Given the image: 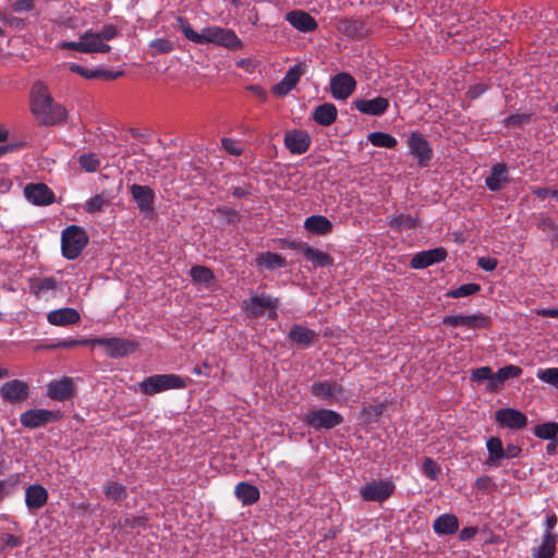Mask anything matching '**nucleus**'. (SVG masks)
Wrapping results in <instances>:
<instances>
[{
	"label": "nucleus",
	"mask_w": 558,
	"mask_h": 558,
	"mask_svg": "<svg viewBox=\"0 0 558 558\" xmlns=\"http://www.w3.org/2000/svg\"><path fill=\"white\" fill-rule=\"evenodd\" d=\"M29 109L39 125L53 126L65 122L68 110L53 100L49 88L43 81H36L31 88Z\"/></svg>",
	"instance_id": "1"
},
{
	"label": "nucleus",
	"mask_w": 558,
	"mask_h": 558,
	"mask_svg": "<svg viewBox=\"0 0 558 558\" xmlns=\"http://www.w3.org/2000/svg\"><path fill=\"white\" fill-rule=\"evenodd\" d=\"M119 35L118 27L113 24L105 25L101 31H86L80 36L78 41H61L58 47L62 50H74L81 53H108L111 47L106 43Z\"/></svg>",
	"instance_id": "2"
},
{
	"label": "nucleus",
	"mask_w": 558,
	"mask_h": 558,
	"mask_svg": "<svg viewBox=\"0 0 558 558\" xmlns=\"http://www.w3.org/2000/svg\"><path fill=\"white\" fill-rule=\"evenodd\" d=\"M88 243L85 230L72 225L62 231L61 250L62 255L68 259H75Z\"/></svg>",
	"instance_id": "3"
},
{
	"label": "nucleus",
	"mask_w": 558,
	"mask_h": 558,
	"mask_svg": "<svg viewBox=\"0 0 558 558\" xmlns=\"http://www.w3.org/2000/svg\"><path fill=\"white\" fill-rule=\"evenodd\" d=\"M140 387L144 395L153 396L168 389L185 388L186 381L175 374H160L147 377Z\"/></svg>",
	"instance_id": "4"
},
{
	"label": "nucleus",
	"mask_w": 558,
	"mask_h": 558,
	"mask_svg": "<svg viewBox=\"0 0 558 558\" xmlns=\"http://www.w3.org/2000/svg\"><path fill=\"white\" fill-rule=\"evenodd\" d=\"M303 422L315 430L332 429L333 427L343 423L341 414L329 409H318L310 411L304 417Z\"/></svg>",
	"instance_id": "5"
},
{
	"label": "nucleus",
	"mask_w": 558,
	"mask_h": 558,
	"mask_svg": "<svg viewBox=\"0 0 558 558\" xmlns=\"http://www.w3.org/2000/svg\"><path fill=\"white\" fill-rule=\"evenodd\" d=\"M94 345L98 344L107 350V355L113 359L126 356L136 351L138 342L124 338H94Z\"/></svg>",
	"instance_id": "6"
},
{
	"label": "nucleus",
	"mask_w": 558,
	"mask_h": 558,
	"mask_svg": "<svg viewBox=\"0 0 558 558\" xmlns=\"http://www.w3.org/2000/svg\"><path fill=\"white\" fill-rule=\"evenodd\" d=\"M62 417L63 413L60 410L31 409L21 414L20 422L24 427L34 429L51 422H59Z\"/></svg>",
	"instance_id": "7"
},
{
	"label": "nucleus",
	"mask_w": 558,
	"mask_h": 558,
	"mask_svg": "<svg viewBox=\"0 0 558 558\" xmlns=\"http://www.w3.org/2000/svg\"><path fill=\"white\" fill-rule=\"evenodd\" d=\"M407 143L418 166L427 167L433 158V149L425 135L420 131L411 132Z\"/></svg>",
	"instance_id": "8"
},
{
	"label": "nucleus",
	"mask_w": 558,
	"mask_h": 558,
	"mask_svg": "<svg viewBox=\"0 0 558 558\" xmlns=\"http://www.w3.org/2000/svg\"><path fill=\"white\" fill-rule=\"evenodd\" d=\"M442 325L450 327L463 326L470 329H488L492 326V318L483 313L473 315H447L442 318Z\"/></svg>",
	"instance_id": "9"
},
{
	"label": "nucleus",
	"mask_w": 558,
	"mask_h": 558,
	"mask_svg": "<svg viewBox=\"0 0 558 558\" xmlns=\"http://www.w3.org/2000/svg\"><path fill=\"white\" fill-rule=\"evenodd\" d=\"M278 307V300H272L269 295H254L245 302L244 310L246 315L252 318L260 317L265 314V310L269 308L268 317L276 318L275 310Z\"/></svg>",
	"instance_id": "10"
},
{
	"label": "nucleus",
	"mask_w": 558,
	"mask_h": 558,
	"mask_svg": "<svg viewBox=\"0 0 558 558\" xmlns=\"http://www.w3.org/2000/svg\"><path fill=\"white\" fill-rule=\"evenodd\" d=\"M395 492V485L390 481H373L364 485L360 494L365 501L383 502Z\"/></svg>",
	"instance_id": "11"
},
{
	"label": "nucleus",
	"mask_w": 558,
	"mask_h": 558,
	"mask_svg": "<svg viewBox=\"0 0 558 558\" xmlns=\"http://www.w3.org/2000/svg\"><path fill=\"white\" fill-rule=\"evenodd\" d=\"M206 44L213 43L219 46H223L229 49H239L242 47V43L235 33L231 29L221 27H208L205 28Z\"/></svg>",
	"instance_id": "12"
},
{
	"label": "nucleus",
	"mask_w": 558,
	"mask_h": 558,
	"mask_svg": "<svg viewBox=\"0 0 558 558\" xmlns=\"http://www.w3.org/2000/svg\"><path fill=\"white\" fill-rule=\"evenodd\" d=\"M495 421L500 427L523 429L527 425V416L512 408H502L495 412Z\"/></svg>",
	"instance_id": "13"
},
{
	"label": "nucleus",
	"mask_w": 558,
	"mask_h": 558,
	"mask_svg": "<svg viewBox=\"0 0 558 558\" xmlns=\"http://www.w3.org/2000/svg\"><path fill=\"white\" fill-rule=\"evenodd\" d=\"M0 395L5 402L22 403L29 398V386L26 381L13 379L1 386Z\"/></svg>",
	"instance_id": "14"
},
{
	"label": "nucleus",
	"mask_w": 558,
	"mask_h": 558,
	"mask_svg": "<svg viewBox=\"0 0 558 558\" xmlns=\"http://www.w3.org/2000/svg\"><path fill=\"white\" fill-rule=\"evenodd\" d=\"M355 87L354 77L347 72H340L331 77L330 92L336 99L344 100L349 98L354 93Z\"/></svg>",
	"instance_id": "15"
},
{
	"label": "nucleus",
	"mask_w": 558,
	"mask_h": 558,
	"mask_svg": "<svg viewBox=\"0 0 558 558\" xmlns=\"http://www.w3.org/2000/svg\"><path fill=\"white\" fill-rule=\"evenodd\" d=\"M76 387L72 377L64 376L47 385V396L54 401H65L75 393Z\"/></svg>",
	"instance_id": "16"
},
{
	"label": "nucleus",
	"mask_w": 558,
	"mask_h": 558,
	"mask_svg": "<svg viewBox=\"0 0 558 558\" xmlns=\"http://www.w3.org/2000/svg\"><path fill=\"white\" fill-rule=\"evenodd\" d=\"M305 73V64L296 63L284 75V77L272 86L271 92L279 97L288 95L299 83L300 77Z\"/></svg>",
	"instance_id": "17"
},
{
	"label": "nucleus",
	"mask_w": 558,
	"mask_h": 558,
	"mask_svg": "<svg viewBox=\"0 0 558 558\" xmlns=\"http://www.w3.org/2000/svg\"><path fill=\"white\" fill-rule=\"evenodd\" d=\"M25 197L36 206H48L54 202L53 192L45 183H29L24 187Z\"/></svg>",
	"instance_id": "18"
},
{
	"label": "nucleus",
	"mask_w": 558,
	"mask_h": 558,
	"mask_svg": "<svg viewBox=\"0 0 558 558\" xmlns=\"http://www.w3.org/2000/svg\"><path fill=\"white\" fill-rule=\"evenodd\" d=\"M311 136L303 130H290L284 134V145L292 155H302L311 146Z\"/></svg>",
	"instance_id": "19"
},
{
	"label": "nucleus",
	"mask_w": 558,
	"mask_h": 558,
	"mask_svg": "<svg viewBox=\"0 0 558 558\" xmlns=\"http://www.w3.org/2000/svg\"><path fill=\"white\" fill-rule=\"evenodd\" d=\"M130 192L142 213L153 214L155 211V193L150 186L134 183L130 186Z\"/></svg>",
	"instance_id": "20"
},
{
	"label": "nucleus",
	"mask_w": 558,
	"mask_h": 558,
	"mask_svg": "<svg viewBox=\"0 0 558 558\" xmlns=\"http://www.w3.org/2000/svg\"><path fill=\"white\" fill-rule=\"evenodd\" d=\"M448 253L447 250L442 246L435 247L432 250L423 251L415 254L410 265L414 269H423L435 263H440L446 259Z\"/></svg>",
	"instance_id": "21"
},
{
	"label": "nucleus",
	"mask_w": 558,
	"mask_h": 558,
	"mask_svg": "<svg viewBox=\"0 0 558 558\" xmlns=\"http://www.w3.org/2000/svg\"><path fill=\"white\" fill-rule=\"evenodd\" d=\"M72 73H76L86 80H102V81H113L124 75L123 71H111L106 69H95L88 70L76 63H71L69 66Z\"/></svg>",
	"instance_id": "22"
},
{
	"label": "nucleus",
	"mask_w": 558,
	"mask_h": 558,
	"mask_svg": "<svg viewBox=\"0 0 558 558\" xmlns=\"http://www.w3.org/2000/svg\"><path fill=\"white\" fill-rule=\"evenodd\" d=\"M353 106L356 110L368 116H381L388 107L389 100L385 97L378 96L373 99H355Z\"/></svg>",
	"instance_id": "23"
},
{
	"label": "nucleus",
	"mask_w": 558,
	"mask_h": 558,
	"mask_svg": "<svg viewBox=\"0 0 558 558\" xmlns=\"http://www.w3.org/2000/svg\"><path fill=\"white\" fill-rule=\"evenodd\" d=\"M286 20L298 31L311 33L317 29L316 20L307 12L293 10L287 13Z\"/></svg>",
	"instance_id": "24"
},
{
	"label": "nucleus",
	"mask_w": 558,
	"mask_h": 558,
	"mask_svg": "<svg viewBox=\"0 0 558 558\" xmlns=\"http://www.w3.org/2000/svg\"><path fill=\"white\" fill-rule=\"evenodd\" d=\"M336 27L339 32L351 38H364L368 33V28L362 20L348 17L339 19Z\"/></svg>",
	"instance_id": "25"
},
{
	"label": "nucleus",
	"mask_w": 558,
	"mask_h": 558,
	"mask_svg": "<svg viewBox=\"0 0 558 558\" xmlns=\"http://www.w3.org/2000/svg\"><path fill=\"white\" fill-rule=\"evenodd\" d=\"M47 319L54 326H68L77 324L81 320V315L75 308L63 307L50 312Z\"/></svg>",
	"instance_id": "26"
},
{
	"label": "nucleus",
	"mask_w": 558,
	"mask_h": 558,
	"mask_svg": "<svg viewBox=\"0 0 558 558\" xmlns=\"http://www.w3.org/2000/svg\"><path fill=\"white\" fill-rule=\"evenodd\" d=\"M509 181L506 163H496L492 167L490 174L485 179V184L488 190L497 192L502 190Z\"/></svg>",
	"instance_id": "27"
},
{
	"label": "nucleus",
	"mask_w": 558,
	"mask_h": 558,
	"mask_svg": "<svg viewBox=\"0 0 558 558\" xmlns=\"http://www.w3.org/2000/svg\"><path fill=\"white\" fill-rule=\"evenodd\" d=\"M48 501L47 489L39 484H33L26 488L25 502L29 510H38Z\"/></svg>",
	"instance_id": "28"
},
{
	"label": "nucleus",
	"mask_w": 558,
	"mask_h": 558,
	"mask_svg": "<svg viewBox=\"0 0 558 558\" xmlns=\"http://www.w3.org/2000/svg\"><path fill=\"white\" fill-rule=\"evenodd\" d=\"M523 369L518 365H507L501 367L495 373L494 383H487L486 389L490 392L499 390L500 386L510 378H517L521 376Z\"/></svg>",
	"instance_id": "29"
},
{
	"label": "nucleus",
	"mask_w": 558,
	"mask_h": 558,
	"mask_svg": "<svg viewBox=\"0 0 558 558\" xmlns=\"http://www.w3.org/2000/svg\"><path fill=\"white\" fill-rule=\"evenodd\" d=\"M288 338L301 347H311L317 340V333L305 326L293 325L288 333Z\"/></svg>",
	"instance_id": "30"
},
{
	"label": "nucleus",
	"mask_w": 558,
	"mask_h": 558,
	"mask_svg": "<svg viewBox=\"0 0 558 558\" xmlns=\"http://www.w3.org/2000/svg\"><path fill=\"white\" fill-rule=\"evenodd\" d=\"M338 117V110L331 102H325L315 108L312 118L322 126H329L336 122Z\"/></svg>",
	"instance_id": "31"
},
{
	"label": "nucleus",
	"mask_w": 558,
	"mask_h": 558,
	"mask_svg": "<svg viewBox=\"0 0 558 558\" xmlns=\"http://www.w3.org/2000/svg\"><path fill=\"white\" fill-rule=\"evenodd\" d=\"M332 223L331 221L320 215H313L308 218H306L304 222V228L313 233L318 235H326L332 231Z\"/></svg>",
	"instance_id": "32"
},
{
	"label": "nucleus",
	"mask_w": 558,
	"mask_h": 558,
	"mask_svg": "<svg viewBox=\"0 0 558 558\" xmlns=\"http://www.w3.org/2000/svg\"><path fill=\"white\" fill-rule=\"evenodd\" d=\"M235 496L245 506H251L258 501L260 497L259 489L246 482H240L235 486Z\"/></svg>",
	"instance_id": "33"
},
{
	"label": "nucleus",
	"mask_w": 558,
	"mask_h": 558,
	"mask_svg": "<svg viewBox=\"0 0 558 558\" xmlns=\"http://www.w3.org/2000/svg\"><path fill=\"white\" fill-rule=\"evenodd\" d=\"M433 527L437 534H453L459 529V521L454 514H442L434 521Z\"/></svg>",
	"instance_id": "34"
},
{
	"label": "nucleus",
	"mask_w": 558,
	"mask_h": 558,
	"mask_svg": "<svg viewBox=\"0 0 558 558\" xmlns=\"http://www.w3.org/2000/svg\"><path fill=\"white\" fill-rule=\"evenodd\" d=\"M303 256L307 260L312 262V265H313L314 268H317V267H320V268L328 267V266H332V264H333V258L328 253H325V252H323L320 250L313 248L308 244L305 247Z\"/></svg>",
	"instance_id": "35"
},
{
	"label": "nucleus",
	"mask_w": 558,
	"mask_h": 558,
	"mask_svg": "<svg viewBox=\"0 0 558 558\" xmlns=\"http://www.w3.org/2000/svg\"><path fill=\"white\" fill-rule=\"evenodd\" d=\"M556 554V535L554 533H545L543 543L533 549V558H554Z\"/></svg>",
	"instance_id": "36"
},
{
	"label": "nucleus",
	"mask_w": 558,
	"mask_h": 558,
	"mask_svg": "<svg viewBox=\"0 0 558 558\" xmlns=\"http://www.w3.org/2000/svg\"><path fill=\"white\" fill-rule=\"evenodd\" d=\"M191 278L194 282L210 288L216 283V277L213 270L206 266L196 265L190 270Z\"/></svg>",
	"instance_id": "37"
},
{
	"label": "nucleus",
	"mask_w": 558,
	"mask_h": 558,
	"mask_svg": "<svg viewBox=\"0 0 558 558\" xmlns=\"http://www.w3.org/2000/svg\"><path fill=\"white\" fill-rule=\"evenodd\" d=\"M488 458L486 464L497 465V462L504 459V446L499 437H490L486 444Z\"/></svg>",
	"instance_id": "38"
},
{
	"label": "nucleus",
	"mask_w": 558,
	"mask_h": 558,
	"mask_svg": "<svg viewBox=\"0 0 558 558\" xmlns=\"http://www.w3.org/2000/svg\"><path fill=\"white\" fill-rule=\"evenodd\" d=\"M420 225L417 217L400 214L389 221V227L397 231L415 229Z\"/></svg>",
	"instance_id": "39"
},
{
	"label": "nucleus",
	"mask_w": 558,
	"mask_h": 558,
	"mask_svg": "<svg viewBox=\"0 0 558 558\" xmlns=\"http://www.w3.org/2000/svg\"><path fill=\"white\" fill-rule=\"evenodd\" d=\"M256 262L257 265L264 266L269 270L284 267L287 265L286 259L281 255L271 252H266L258 255Z\"/></svg>",
	"instance_id": "40"
},
{
	"label": "nucleus",
	"mask_w": 558,
	"mask_h": 558,
	"mask_svg": "<svg viewBox=\"0 0 558 558\" xmlns=\"http://www.w3.org/2000/svg\"><path fill=\"white\" fill-rule=\"evenodd\" d=\"M177 21L181 32L183 33L186 39L198 45L206 44L205 31L202 34H198L192 28L189 21L183 16H178Z\"/></svg>",
	"instance_id": "41"
},
{
	"label": "nucleus",
	"mask_w": 558,
	"mask_h": 558,
	"mask_svg": "<svg viewBox=\"0 0 558 558\" xmlns=\"http://www.w3.org/2000/svg\"><path fill=\"white\" fill-rule=\"evenodd\" d=\"M337 387L338 385L336 383L316 381L312 385L311 391L319 399L327 400L335 397Z\"/></svg>",
	"instance_id": "42"
},
{
	"label": "nucleus",
	"mask_w": 558,
	"mask_h": 558,
	"mask_svg": "<svg viewBox=\"0 0 558 558\" xmlns=\"http://www.w3.org/2000/svg\"><path fill=\"white\" fill-rule=\"evenodd\" d=\"M368 141L376 147L385 148H395L398 144L392 135L379 131L369 133Z\"/></svg>",
	"instance_id": "43"
},
{
	"label": "nucleus",
	"mask_w": 558,
	"mask_h": 558,
	"mask_svg": "<svg viewBox=\"0 0 558 558\" xmlns=\"http://www.w3.org/2000/svg\"><path fill=\"white\" fill-rule=\"evenodd\" d=\"M104 493L107 498L113 501H120L128 497L126 487L119 482H109L105 486Z\"/></svg>",
	"instance_id": "44"
},
{
	"label": "nucleus",
	"mask_w": 558,
	"mask_h": 558,
	"mask_svg": "<svg viewBox=\"0 0 558 558\" xmlns=\"http://www.w3.org/2000/svg\"><path fill=\"white\" fill-rule=\"evenodd\" d=\"M534 435L537 438L549 440L551 438H556L558 436V423L557 422H548L538 424L534 427Z\"/></svg>",
	"instance_id": "45"
},
{
	"label": "nucleus",
	"mask_w": 558,
	"mask_h": 558,
	"mask_svg": "<svg viewBox=\"0 0 558 558\" xmlns=\"http://www.w3.org/2000/svg\"><path fill=\"white\" fill-rule=\"evenodd\" d=\"M57 288H58V282L52 277H47L44 279H34L31 282L32 292L36 296H39V294L44 291L56 290Z\"/></svg>",
	"instance_id": "46"
},
{
	"label": "nucleus",
	"mask_w": 558,
	"mask_h": 558,
	"mask_svg": "<svg viewBox=\"0 0 558 558\" xmlns=\"http://www.w3.org/2000/svg\"><path fill=\"white\" fill-rule=\"evenodd\" d=\"M481 291V286L478 283H465L460 286L457 289L449 290L446 293V296L458 299L463 296L473 295Z\"/></svg>",
	"instance_id": "47"
},
{
	"label": "nucleus",
	"mask_w": 558,
	"mask_h": 558,
	"mask_svg": "<svg viewBox=\"0 0 558 558\" xmlns=\"http://www.w3.org/2000/svg\"><path fill=\"white\" fill-rule=\"evenodd\" d=\"M149 518L148 515H137V517H124L123 520L119 522L120 526L123 529H136L143 527L146 529L148 526Z\"/></svg>",
	"instance_id": "48"
},
{
	"label": "nucleus",
	"mask_w": 558,
	"mask_h": 558,
	"mask_svg": "<svg viewBox=\"0 0 558 558\" xmlns=\"http://www.w3.org/2000/svg\"><path fill=\"white\" fill-rule=\"evenodd\" d=\"M149 47L154 50L151 52L153 57H155L156 54H159V53H169V52L173 51V49H174L173 43L167 38L154 39L149 44Z\"/></svg>",
	"instance_id": "49"
},
{
	"label": "nucleus",
	"mask_w": 558,
	"mask_h": 558,
	"mask_svg": "<svg viewBox=\"0 0 558 558\" xmlns=\"http://www.w3.org/2000/svg\"><path fill=\"white\" fill-rule=\"evenodd\" d=\"M78 162L81 167L87 172H95L100 166V161L97 158V155L93 153L81 155Z\"/></svg>",
	"instance_id": "50"
},
{
	"label": "nucleus",
	"mask_w": 558,
	"mask_h": 558,
	"mask_svg": "<svg viewBox=\"0 0 558 558\" xmlns=\"http://www.w3.org/2000/svg\"><path fill=\"white\" fill-rule=\"evenodd\" d=\"M494 376L495 373L493 372V368L489 366H482L478 368H475L471 374V380L483 383L487 380L488 383H494Z\"/></svg>",
	"instance_id": "51"
},
{
	"label": "nucleus",
	"mask_w": 558,
	"mask_h": 558,
	"mask_svg": "<svg viewBox=\"0 0 558 558\" xmlns=\"http://www.w3.org/2000/svg\"><path fill=\"white\" fill-rule=\"evenodd\" d=\"M422 470H423V473L425 474V476L433 481L437 480V477L440 473L439 465L437 464L436 461H434L429 457L424 459Z\"/></svg>",
	"instance_id": "52"
},
{
	"label": "nucleus",
	"mask_w": 558,
	"mask_h": 558,
	"mask_svg": "<svg viewBox=\"0 0 558 558\" xmlns=\"http://www.w3.org/2000/svg\"><path fill=\"white\" fill-rule=\"evenodd\" d=\"M537 377L544 383L558 387V367L542 369L537 373Z\"/></svg>",
	"instance_id": "53"
},
{
	"label": "nucleus",
	"mask_w": 558,
	"mask_h": 558,
	"mask_svg": "<svg viewBox=\"0 0 558 558\" xmlns=\"http://www.w3.org/2000/svg\"><path fill=\"white\" fill-rule=\"evenodd\" d=\"M105 204H106V199L104 198V196L100 194H97L86 202V204L84 205V209L88 214H95V213L101 211Z\"/></svg>",
	"instance_id": "54"
},
{
	"label": "nucleus",
	"mask_w": 558,
	"mask_h": 558,
	"mask_svg": "<svg viewBox=\"0 0 558 558\" xmlns=\"http://www.w3.org/2000/svg\"><path fill=\"white\" fill-rule=\"evenodd\" d=\"M216 213L223 217L227 223H235L241 219L240 213L233 208L218 207Z\"/></svg>",
	"instance_id": "55"
},
{
	"label": "nucleus",
	"mask_w": 558,
	"mask_h": 558,
	"mask_svg": "<svg viewBox=\"0 0 558 558\" xmlns=\"http://www.w3.org/2000/svg\"><path fill=\"white\" fill-rule=\"evenodd\" d=\"M531 114L527 113H513L507 117L504 121L506 126H520L530 122Z\"/></svg>",
	"instance_id": "56"
},
{
	"label": "nucleus",
	"mask_w": 558,
	"mask_h": 558,
	"mask_svg": "<svg viewBox=\"0 0 558 558\" xmlns=\"http://www.w3.org/2000/svg\"><path fill=\"white\" fill-rule=\"evenodd\" d=\"M94 345L93 339H83V340H75V339H66L58 341V345H61V349H71L74 347L80 345Z\"/></svg>",
	"instance_id": "57"
},
{
	"label": "nucleus",
	"mask_w": 558,
	"mask_h": 558,
	"mask_svg": "<svg viewBox=\"0 0 558 558\" xmlns=\"http://www.w3.org/2000/svg\"><path fill=\"white\" fill-rule=\"evenodd\" d=\"M279 243H280L281 247H287V248H291L294 251H299L302 254L304 253L305 247L307 246L306 242H298V241L288 240V239H280Z\"/></svg>",
	"instance_id": "58"
},
{
	"label": "nucleus",
	"mask_w": 558,
	"mask_h": 558,
	"mask_svg": "<svg viewBox=\"0 0 558 558\" xmlns=\"http://www.w3.org/2000/svg\"><path fill=\"white\" fill-rule=\"evenodd\" d=\"M477 265L486 271H493L496 269L498 260L489 256H484L478 258Z\"/></svg>",
	"instance_id": "59"
},
{
	"label": "nucleus",
	"mask_w": 558,
	"mask_h": 558,
	"mask_svg": "<svg viewBox=\"0 0 558 558\" xmlns=\"http://www.w3.org/2000/svg\"><path fill=\"white\" fill-rule=\"evenodd\" d=\"M35 7L34 0H15V2L12 5V9L15 12H26L32 11Z\"/></svg>",
	"instance_id": "60"
},
{
	"label": "nucleus",
	"mask_w": 558,
	"mask_h": 558,
	"mask_svg": "<svg viewBox=\"0 0 558 558\" xmlns=\"http://www.w3.org/2000/svg\"><path fill=\"white\" fill-rule=\"evenodd\" d=\"M385 411V404H371L367 408H364L363 412L367 415L372 416L374 420H377Z\"/></svg>",
	"instance_id": "61"
},
{
	"label": "nucleus",
	"mask_w": 558,
	"mask_h": 558,
	"mask_svg": "<svg viewBox=\"0 0 558 558\" xmlns=\"http://www.w3.org/2000/svg\"><path fill=\"white\" fill-rule=\"evenodd\" d=\"M221 145L229 154L234 156L241 155V149L238 148L236 142L234 140L223 137L221 140Z\"/></svg>",
	"instance_id": "62"
},
{
	"label": "nucleus",
	"mask_w": 558,
	"mask_h": 558,
	"mask_svg": "<svg viewBox=\"0 0 558 558\" xmlns=\"http://www.w3.org/2000/svg\"><path fill=\"white\" fill-rule=\"evenodd\" d=\"M537 228L543 231H546V230L557 231L558 230V226L556 225L554 219H551L549 217L541 218L537 222Z\"/></svg>",
	"instance_id": "63"
},
{
	"label": "nucleus",
	"mask_w": 558,
	"mask_h": 558,
	"mask_svg": "<svg viewBox=\"0 0 558 558\" xmlns=\"http://www.w3.org/2000/svg\"><path fill=\"white\" fill-rule=\"evenodd\" d=\"M1 541L2 543L8 546V547H17L22 544V539L21 537L19 536H15L13 534H10V533H4L1 535Z\"/></svg>",
	"instance_id": "64"
}]
</instances>
